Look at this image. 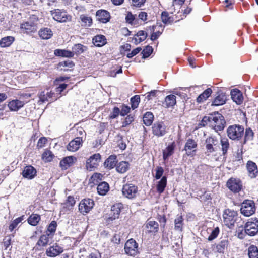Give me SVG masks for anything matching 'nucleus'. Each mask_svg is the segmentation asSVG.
I'll list each match as a JSON object with an SVG mask.
<instances>
[{"mask_svg": "<svg viewBox=\"0 0 258 258\" xmlns=\"http://www.w3.org/2000/svg\"><path fill=\"white\" fill-rule=\"evenodd\" d=\"M205 154L206 156L215 155L219 149V142L216 136L211 135L205 140Z\"/></svg>", "mask_w": 258, "mask_h": 258, "instance_id": "f257e3e1", "label": "nucleus"}, {"mask_svg": "<svg viewBox=\"0 0 258 258\" xmlns=\"http://www.w3.org/2000/svg\"><path fill=\"white\" fill-rule=\"evenodd\" d=\"M244 127L240 124L229 125L226 131L227 137L234 141H240L244 135Z\"/></svg>", "mask_w": 258, "mask_h": 258, "instance_id": "f03ea898", "label": "nucleus"}, {"mask_svg": "<svg viewBox=\"0 0 258 258\" xmlns=\"http://www.w3.org/2000/svg\"><path fill=\"white\" fill-rule=\"evenodd\" d=\"M210 126L216 132L222 131L225 126L226 121L224 117L218 112L210 114Z\"/></svg>", "mask_w": 258, "mask_h": 258, "instance_id": "7ed1b4c3", "label": "nucleus"}, {"mask_svg": "<svg viewBox=\"0 0 258 258\" xmlns=\"http://www.w3.org/2000/svg\"><path fill=\"white\" fill-rule=\"evenodd\" d=\"M223 217L225 225L231 229L238 218V214L236 211L227 209L223 212Z\"/></svg>", "mask_w": 258, "mask_h": 258, "instance_id": "20e7f679", "label": "nucleus"}, {"mask_svg": "<svg viewBox=\"0 0 258 258\" xmlns=\"http://www.w3.org/2000/svg\"><path fill=\"white\" fill-rule=\"evenodd\" d=\"M50 14L55 21L59 23H66L72 20V16L64 9H55L50 11Z\"/></svg>", "mask_w": 258, "mask_h": 258, "instance_id": "39448f33", "label": "nucleus"}, {"mask_svg": "<svg viewBox=\"0 0 258 258\" xmlns=\"http://www.w3.org/2000/svg\"><path fill=\"white\" fill-rule=\"evenodd\" d=\"M256 211L255 203L251 200H244L241 204V213L245 217L253 215Z\"/></svg>", "mask_w": 258, "mask_h": 258, "instance_id": "423d86ee", "label": "nucleus"}, {"mask_svg": "<svg viewBox=\"0 0 258 258\" xmlns=\"http://www.w3.org/2000/svg\"><path fill=\"white\" fill-rule=\"evenodd\" d=\"M244 230L249 236L256 235L258 233V219L256 217L249 219L244 225Z\"/></svg>", "mask_w": 258, "mask_h": 258, "instance_id": "0eeeda50", "label": "nucleus"}, {"mask_svg": "<svg viewBox=\"0 0 258 258\" xmlns=\"http://www.w3.org/2000/svg\"><path fill=\"white\" fill-rule=\"evenodd\" d=\"M226 186L234 194L239 193L243 189L242 182L238 178H230L226 182Z\"/></svg>", "mask_w": 258, "mask_h": 258, "instance_id": "6e6552de", "label": "nucleus"}, {"mask_svg": "<svg viewBox=\"0 0 258 258\" xmlns=\"http://www.w3.org/2000/svg\"><path fill=\"white\" fill-rule=\"evenodd\" d=\"M152 133L154 136L159 138L164 136L168 132V128L163 121H157L152 126Z\"/></svg>", "mask_w": 258, "mask_h": 258, "instance_id": "1a4fd4ad", "label": "nucleus"}, {"mask_svg": "<svg viewBox=\"0 0 258 258\" xmlns=\"http://www.w3.org/2000/svg\"><path fill=\"white\" fill-rule=\"evenodd\" d=\"M138 191V188L137 186L133 183H127L124 184L122 188V195L128 199L135 198Z\"/></svg>", "mask_w": 258, "mask_h": 258, "instance_id": "9d476101", "label": "nucleus"}, {"mask_svg": "<svg viewBox=\"0 0 258 258\" xmlns=\"http://www.w3.org/2000/svg\"><path fill=\"white\" fill-rule=\"evenodd\" d=\"M95 203L93 200L89 198L82 199L78 206L80 213L85 215L89 213L94 206Z\"/></svg>", "mask_w": 258, "mask_h": 258, "instance_id": "9b49d317", "label": "nucleus"}, {"mask_svg": "<svg viewBox=\"0 0 258 258\" xmlns=\"http://www.w3.org/2000/svg\"><path fill=\"white\" fill-rule=\"evenodd\" d=\"M125 253L130 256H135L139 253L138 244L133 238L128 239L124 245Z\"/></svg>", "mask_w": 258, "mask_h": 258, "instance_id": "f8f14e48", "label": "nucleus"}, {"mask_svg": "<svg viewBox=\"0 0 258 258\" xmlns=\"http://www.w3.org/2000/svg\"><path fill=\"white\" fill-rule=\"evenodd\" d=\"M20 32L23 34H31L37 30V23L32 21H25L20 24Z\"/></svg>", "mask_w": 258, "mask_h": 258, "instance_id": "ddd939ff", "label": "nucleus"}, {"mask_svg": "<svg viewBox=\"0 0 258 258\" xmlns=\"http://www.w3.org/2000/svg\"><path fill=\"white\" fill-rule=\"evenodd\" d=\"M101 156L99 153H95L91 156L86 161V168L90 171H94L101 161Z\"/></svg>", "mask_w": 258, "mask_h": 258, "instance_id": "4468645a", "label": "nucleus"}, {"mask_svg": "<svg viewBox=\"0 0 258 258\" xmlns=\"http://www.w3.org/2000/svg\"><path fill=\"white\" fill-rule=\"evenodd\" d=\"M198 144L193 139H188L185 143L183 150L188 156H194L197 152Z\"/></svg>", "mask_w": 258, "mask_h": 258, "instance_id": "2eb2a0df", "label": "nucleus"}, {"mask_svg": "<svg viewBox=\"0 0 258 258\" xmlns=\"http://www.w3.org/2000/svg\"><path fill=\"white\" fill-rule=\"evenodd\" d=\"M70 78L69 76H60L57 77L53 81V85L57 87L55 89V91L57 94L60 95L61 93L67 88L68 85L66 83L61 84L60 82L68 80Z\"/></svg>", "mask_w": 258, "mask_h": 258, "instance_id": "dca6fc26", "label": "nucleus"}, {"mask_svg": "<svg viewBox=\"0 0 258 258\" xmlns=\"http://www.w3.org/2000/svg\"><path fill=\"white\" fill-rule=\"evenodd\" d=\"M49 241V236L46 234L41 235L37 241L33 250L35 252L43 251L44 248L47 246Z\"/></svg>", "mask_w": 258, "mask_h": 258, "instance_id": "f3484780", "label": "nucleus"}, {"mask_svg": "<svg viewBox=\"0 0 258 258\" xmlns=\"http://www.w3.org/2000/svg\"><path fill=\"white\" fill-rule=\"evenodd\" d=\"M21 174L24 178L32 180L36 176L37 170L33 166L27 165L24 168Z\"/></svg>", "mask_w": 258, "mask_h": 258, "instance_id": "a211bd4d", "label": "nucleus"}, {"mask_svg": "<svg viewBox=\"0 0 258 258\" xmlns=\"http://www.w3.org/2000/svg\"><path fill=\"white\" fill-rule=\"evenodd\" d=\"M96 20L102 23H107L111 19L110 13L104 9H100L96 12Z\"/></svg>", "mask_w": 258, "mask_h": 258, "instance_id": "6ab92c4d", "label": "nucleus"}, {"mask_svg": "<svg viewBox=\"0 0 258 258\" xmlns=\"http://www.w3.org/2000/svg\"><path fill=\"white\" fill-rule=\"evenodd\" d=\"M77 161V158L73 156H68L63 158L60 161L59 166L62 170H66L73 166Z\"/></svg>", "mask_w": 258, "mask_h": 258, "instance_id": "aec40b11", "label": "nucleus"}, {"mask_svg": "<svg viewBox=\"0 0 258 258\" xmlns=\"http://www.w3.org/2000/svg\"><path fill=\"white\" fill-rule=\"evenodd\" d=\"M248 176L250 178H255L258 175V167L256 164L251 160H248L246 164Z\"/></svg>", "mask_w": 258, "mask_h": 258, "instance_id": "412c9836", "label": "nucleus"}, {"mask_svg": "<svg viewBox=\"0 0 258 258\" xmlns=\"http://www.w3.org/2000/svg\"><path fill=\"white\" fill-rule=\"evenodd\" d=\"M149 29L151 31L153 32L150 37L151 40L152 41L157 40L162 34L164 30L161 24L158 23H157L155 25L149 27Z\"/></svg>", "mask_w": 258, "mask_h": 258, "instance_id": "4be33fe9", "label": "nucleus"}, {"mask_svg": "<svg viewBox=\"0 0 258 258\" xmlns=\"http://www.w3.org/2000/svg\"><path fill=\"white\" fill-rule=\"evenodd\" d=\"M145 228L148 234L155 235L159 231V224L154 220H147L145 224Z\"/></svg>", "mask_w": 258, "mask_h": 258, "instance_id": "5701e85b", "label": "nucleus"}, {"mask_svg": "<svg viewBox=\"0 0 258 258\" xmlns=\"http://www.w3.org/2000/svg\"><path fill=\"white\" fill-rule=\"evenodd\" d=\"M123 208L121 203L114 204L111 208L110 216L108 218V221H112L119 217L121 209Z\"/></svg>", "mask_w": 258, "mask_h": 258, "instance_id": "b1692460", "label": "nucleus"}, {"mask_svg": "<svg viewBox=\"0 0 258 258\" xmlns=\"http://www.w3.org/2000/svg\"><path fill=\"white\" fill-rule=\"evenodd\" d=\"M63 249L58 244L55 243L53 246H50L46 250V254L49 257H56L62 253Z\"/></svg>", "mask_w": 258, "mask_h": 258, "instance_id": "393cba45", "label": "nucleus"}, {"mask_svg": "<svg viewBox=\"0 0 258 258\" xmlns=\"http://www.w3.org/2000/svg\"><path fill=\"white\" fill-rule=\"evenodd\" d=\"M227 100V96L225 93L222 91H218L215 97L212 102V106H220L224 104Z\"/></svg>", "mask_w": 258, "mask_h": 258, "instance_id": "a878e982", "label": "nucleus"}, {"mask_svg": "<svg viewBox=\"0 0 258 258\" xmlns=\"http://www.w3.org/2000/svg\"><path fill=\"white\" fill-rule=\"evenodd\" d=\"M82 137H76L69 142L67 147V150L71 152H75L82 146Z\"/></svg>", "mask_w": 258, "mask_h": 258, "instance_id": "bb28decb", "label": "nucleus"}, {"mask_svg": "<svg viewBox=\"0 0 258 258\" xmlns=\"http://www.w3.org/2000/svg\"><path fill=\"white\" fill-rule=\"evenodd\" d=\"M92 43L96 47H101L106 44L107 41L104 35L99 34L93 37Z\"/></svg>", "mask_w": 258, "mask_h": 258, "instance_id": "cd10ccee", "label": "nucleus"}, {"mask_svg": "<svg viewBox=\"0 0 258 258\" xmlns=\"http://www.w3.org/2000/svg\"><path fill=\"white\" fill-rule=\"evenodd\" d=\"M117 162V156L115 155H111L105 160L104 165L105 168L112 169L116 168Z\"/></svg>", "mask_w": 258, "mask_h": 258, "instance_id": "c85d7f7f", "label": "nucleus"}, {"mask_svg": "<svg viewBox=\"0 0 258 258\" xmlns=\"http://www.w3.org/2000/svg\"><path fill=\"white\" fill-rule=\"evenodd\" d=\"M176 97L174 95L170 94L165 98L162 106L165 108H173L176 104Z\"/></svg>", "mask_w": 258, "mask_h": 258, "instance_id": "c756f323", "label": "nucleus"}, {"mask_svg": "<svg viewBox=\"0 0 258 258\" xmlns=\"http://www.w3.org/2000/svg\"><path fill=\"white\" fill-rule=\"evenodd\" d=\"M24 104L23 101L18 99H14L8 103V106L11 111H17L23 107Z\"/></svg>", "mask_w": 258, "mask_h": 258, "instance_id": "7c9ffc66", "label": "nucleus"}, {"mask_svg": "<svg viewBox=\"0 0 258 258\" xmlns=\"http://www.w3.org/2000/svg\"><path fill=\"white\" fill-rule=\"evenodd\" d=\"M176 144L175 142H173L166 147L165 150L163 151V158L166 160L169 158L174 153Z\"/></svg>", "mask_w": 258, "mask_h": 258, "instance_id": "2f4dec72", "label": "nucleus"}, {"mask_svg": "<svg viewBox=\"0 0 258 258\" xmlns=\"http://www.w3.org/2000/svg\"><path fill=\"white\" fill-rule=\"evenodd\" d=\"M231 95L233 101L237 104L240 105L243 103V95L238 89H235L231 91Z\"/></svg>", "mask_w": 258, "mask_h": 258, "instance_id": "473e14b6", "label": "nucleus"}, {"mask_svg": "<svg viewBox=\"0 0 258 258\" xmlns=\"http://www.w3.org/2000/svg\"><path fill=\"white\" fill-rule=\"evenodd\" d=\"M130 168V164L129 162L125 161H122L117 162L116 166V171L117 172L123 174L126 172Z\"/></svg>", "mask_w": 258, "mask_h": 258, "instance_id": "72a5a7b5", "label": "nucleus"}, {"mask_svg": "<svg viewBox=\"0 0 258 258\" xmlns=\"http://www.w3.org/2000/svg\"><path fill=\"white\" fill-rule=\"evenodd\" d=\"M229 245V241L228 239L221 240L217 244L215 245L214 248L216 252L220 253H224L225 250L227 248Z\"/></svg>", "mask_w": 258, "mask_h": 258, "instance_id": "f704fd0d", "label": "nucleus"}, {"mask_svg": "<svg viewBox=\"0 0 258 258\" xmlns=\"http://www.w3.org/2000/svg\"><path fill=\"white\" fill-rule=\"evenodd\" d=\"M110 186L105 181H102L97 186V193L100 196H105L109 191Z\"/></svg>", "mask_w": 258, "mask_h": 258, "instance_id": "c9c22d12", "label": "nucleus"}, {"mask_svg": "<svg viewBox=\"0 0 258 258\" xmlns=\"http://www.w3.org/2000/svg\"><path fill=\"white\" fill-rule=\"evenodd\" d=\"M244 139L241 142L242 145L246 144L248 142L251 141L253 140L254 133L250 127L246 128L245 132L244 131Z\"/></svg>", "mask_w": 258, "mask_h": 258, "instance_id": "e433bc0d", "label": "nucleus"}, {"mask_svg": "<svg viewBox=\"0 0 258 258\" xmlns=\"http://www.w3.org/2000/svg\"><path fill=\"white\" fill-rule=\"evenodd\" d=\"M212 93V90L211 88H208L206 89L197 97L196 102L199 104L204 102L211 95Z\"/></svg>", "mask_w": 258, "mask_h": 258, "instance_id": "4c0bfd02", "label": "nucleus"}, {"mask_svg": "<svg viewBox=\"0 0 258 258\" xmlns=\"http://www.w3.org/2000/svg\"><path fill=\"white\" fill-rule=\"evenodd\" d=\"M167 184V179L165 176H162L156 185L157 192L159 194H162L165 190Z\"/></svg>", "mask_w": 258, "mask_h": 258, "instance_id": "58836bf2", "label": "nucleus"}, {"mask_svg": "<svg viewBox=\"0 0 258 258\" xmlns=\"http://www.w3.org/2000/svg\"><path fill=\"white\" fill-rule=\"evenodd\" d=\"M54 54L55 56L64 57L68 58H72L74 56V53L72 51L70 50H67L65 49H55L54 51Z\"/></svg>", "mask_w": 258, "mask_h": 258, "instance_id": "ea45409f", "label": "nucleus"}, {"mask_svg": "<svg viewBox=\"0 0 258 258\" xmlns=\"http://www.w3.org/2000/svg\"><path fill=\"white\" fill-rule=\"evenodd\" d=\"M220 145L221 146V151L222 155L225 156L230 148V143L229 139L226 137L221 138Z\"/></svg>", "mask_w": 258, "mask_h": 258, "instance_id": "a19ab883", "label": "nucleus"}, {"mask_svg": "<svg viewBox=\"0 0 258 258\" xmlns=\"http://www.w3.org/2000/svg\"><path fill=\"white\" fill-rule=\"evenodd\" d=\"M39 37L42 39H50L53 35V33L50 28H41L38 32Z\"/></svg>", "mask_w": 258, "mask_h": 258, "instance_id": "79ce46f5", "label": "nucleus"}, {"mask_svg": "<svg viewBox=\"0 0 258 258\" xmlns=\"http://www.w3.org/2000/svg\"><path fill=\"white\" fill-rule=\"evenodd\" d=\"M41 220V216L37 214L32 213L27 219L28 223L33 226L38 225Z\"/></svg>", "mask_w": 258, "mask_h": 258, "instance_id": "37998d69", "label": "nucleus"}, {"mask_svg": "<svg viewBox=\"0 0 258 258\" xmlns=\"http://www.w3.org/2000/svg\"><path fill=\"white\" fill-rule=\"evenodd\" d=\"M75 66V63L72 60H66L59 62L58 64V68L63 71H68L69 69L73 68Z\"/></svg>", "mask_w": 258, "mask_h": 258, "instance_id": "c03bdc74", "label": "nucleus"}, {"mask_svg": "<svg viewBox=\"0 0 258 258\" xmlns=\"http://www.w3.org/2000/svg\"><path fill=\"white\" fill-rule=\"evenodd\" d=\"M57 227V222L55 220L52 221L47 226L46 234L49 236H53L56 232Z\"/></svg>", "mask_w": 258, "mask_h": 258, "instance_id": "a18cd8bd", "label": "nucleus"}, {"mask_svg": "<svg viewBox=\"0 0 258 258\" xmlns=\"http://www.w3.org/2000/svg\"><path fill=\"white\" fill-rule=\"evenodd\" d=\"M15 41V37L9 36L4 37L0 40V46L1 47H7L10 46Z\"/></svg>", "mask_w": 258, "mask_h": 258, "instance_id": "49530a36", "label": "nucleus"}, {"mask_svg": "<svg viewBox=\"0 0 258 258\" xmlns=\"http://www.w3.org/2000/svg\"><path fill=\"white\" fill-rule=\"evenodd\" d=\"M184 218L182 215H177L174 220V229L179 231H182Z\"/></svg>", "mask_w": 258, "mask_h": 258, "instance_id": "de8ad7c7", "label": "nucleus"}, {"mask_svg": "<svg viewBox=\"0 0 258 258\" xmlns=\"http://www.w3.org/2000/svg\"><path fill=\"white\" fill-rule=\"evenodd\" d=\"M154 116L151 112H146L143 115V122L146 126H150L154 120Z\"/></svg>", "mask_w": 258, "mask_h": 258, "instance_id": "09e8293b", "label": "nucleus"}, {"mask_svg": "<svg viewBox=\"0 0 258 258\" xmlns=\"http://www.w3.org/2000/svg\"><path fill=\"white\" fill-rule=\"evenodd\" d=\"M80 19L82 22V25L84 27H90L92 25V19L88 15L82 14L80 16Z\"/></svg>", "mask_w": 258, "mask_h": 258, "instance_id": "8fccbe9b", "label": "nucleus"}, {"mask_svg": "<svg viewBox=\"0 0 258 258\" xmlns=\"http://www.w3.org/2000/svg\"><path fill=\"white\" fill-rule=\"evenodd\" d=\"M103 177L102 174L99 173H94L89 179V183L98 185L100 183Z\"/></svg>", "mask_w": 258, "mask_h": 258, "instance_id": "3c124183", "label": "nucleus"}, {"mask_svg": "<svg viewBox=\"0 0 258 258\" xmlns=\"http://www.w3.org/2000/svg\"><path fill=\"white\" fill-rule=\"evenodd\" d=\"M125 21L126 23L132 25H135L138 24V19L135 17L131 12H127L125 16Z\"/></svg>", "mask_w": 258, "mask_h": 258, "instance_id": "603ef678", "label": "nucleus"}, {"mask_svg": "<svg viewBox=\"0 0 258 258\" xmlns=\"http://www.w3.org/2000/svg\"><path fill=\"white\" fill-rule=\"evenodd\" d=\"M54 157V154L52 152L48 149L45 150L44 152L42 154V159L45 162H50L52 161Z\"/></svg>", "mask_w": 258, "mask_h": 258, "instance_id": "864d4df0", "label": "nucleus"}, {"mask_svg": "<svg viewBox=\"0 0 258 258\" xmlns=\"http://www.w3.org/2000/svg\"><path fill=\"white\" fill-rule=\"evenodd\" d=\"M249 258H258V248L256 246L251 245L248 248Z\"/></svg>", "mask_w": 258, "mask_h": 258, "instance_id": "5fc2aeb1", "label": "nucleus"}, {"mask_svg": "<svg viewBox=\"0 0 258 258\" xmlns=\"http://www.w3.org/2000/svg\"><path fill=\"white\" fill-rule=\"evenodd\" d=\"M88 49L87 46H84L80 43L74 45L73 47V51L74 53L76 54H80Z\"/></svg>", "mask_w": 258, "mask_h": 258, "instance_id": "6e6d98bb", "label": "nucleus"}, {"mask_svg": "<svg viewBox=\"0 0 258 258\" xmlns=\"http://www.w3.org/2000/svg\"><path fill=\"white\" fill-rule=\"evenodd\" d=\"M24 215H22L14 220L9 225V229L10 231L11 232L13 231L17 227L18 225L24 219Z\"/></svg>", "mask_w": 258, "mask_h": 258, "instance_id": "4d7b16f0", "label": "nucleus"}, {"mask_svg": "<svg viewBox=\"0 0 258 258\" xmlns=\"http://www.w3.org/2000/svg\"><path fill=\"white\" fill-rule=\"evenodd\" d=\"M130 101L131 104V108L133 110H135L138 107L139 104L140 102V96L138 95L134 96L131 98Z\"/></svg>", "mask_w": 258, "mask_h": 258, "instance_id": "13d9d810", "label": "nucleus"}, {"mask_svg": "<svg viewBox=\"0 0 258 258\" xmlns=\"http://www.w3.org/2000/svg\"><path fill=\"white\" fill-rule=\"evenodd\" d=\"M136 36L138 37L139 38H135V41L137 43H139L144 41L147 38V33L145 31L140 30L137 33Z\"/></svg>", "mask_w": 258, "mask_h": 258, "instance_id": "bf43d9fd", "label": "nucleus"}, {"mask_svg": "<svg viewBox=\"0 0 258 258\" xmlns=\"http://www.w3.org/2000/svg\"><path fill=\"white\" fill-rule=\"evenodd\" d=\"M161 17L162 22L165 24H170L173 22L171 17L169 16V13L167 11L162 12Z\"/></svg>", "mask_w": 258, "mask_h": 258, "instance_id": "052dcab7", "label": "nucleus"}, {"mask_svg": "<svg viewBox=\"0 0 258 258\" xmlns=\"http://www.w3.org/2000/svg\"><path fill=\"white\" fill-rule=\"evenodd\" d=\"M153 51V49L152 46L150 45L146 46L142 51V54L143 55L142 57L143 58H146L149 57L152 53Z\"/></svg>", "mask_w": 258, "mask_h": 258, "instance_id": "680f3d73", "label": "nucleus"}, {"mask_svg": "<svg viewBox=\"0 0 258 258\" xmlns=\"http://www.w3.org/2000/svg\"><path fill=\"white\" fill-rule=\"evenodd\" d=\"M134 116L131 114L127 115L122 123L121 127H125L131 124L134 121Z\"/></svg>", "mask_w": 258, "mask_h": 258, "instance_id": "e2e57ef3", "label": "nucleus"}, {"mask_svg": "<svg viewBox=\"0 0 258 258\" xmlns=\"http://www.w3.org/2000/svg\"><path fill=\"white\" fill-rule=\"evenodd\" d=\"M11 236L14 237V235L12 234L5 236L3 240L2 244L5 250L7 249L11 244Z\"/></svg>", "mask_w": 258, "mask_h": 258, "instance_id": "0e129e2a", "label": "nucleus"}, {"mask_svg": "<svg viewBox=\"0 0 258 258\" xmlns=\"http://www.w3.org/2000/svg\"><path fill=\"white\" fill-rule=\"evenodd\" d=\"M210 114L209 116H205L203 117L201 121L198 123V127L199 128L203 127L206 126L208 123L210 125Z\"/></svg>", "mask_w": 258, "mask_h": 258, "instance_id": "69168bd1", "label": "nucleus"}, {"mask_svg": "<svg viewBox=\"0 0 258 258\" xmlns=\"http://www.w3.org/2000/svg\"><path fill=\"white\" fill-rule=\"evenodd\" d=\"M220 232V229L218 227L214 228L210 235L208 236V240L209 241H212L217 237Z\"/></svg>", "mask_w": 258, "mask_h": 258, "instance_id": "338daca9", "label": "nucleus"}, {"mask_svg": "<svg viewBox=\"0 0 258 258\" xmlns=\"http://www.w3.org/2000/svg\"><path fill=\"white\" fill-rule=\"evenodd\" d=\"M119 115H120V109L117 107H114L108 117L110 119H113L117 118Z\"/></svg>", "mask_w": 258, "mask_h": 258, "instance_id": "774afa93", "label": "nucleus"}]
</instances>
